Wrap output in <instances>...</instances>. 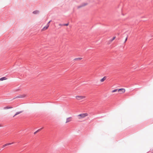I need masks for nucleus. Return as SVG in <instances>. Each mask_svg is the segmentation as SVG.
Instances as JSON below:
<instances>
[{
	"label": "nucleus",
	"instance_id": "f257e3e1",
	"mask_svg": "<svg viewBox=\"0 0 153 153\" xmlns=\"http://www.w3.org/2000/svg\"><path fill=\"white\" fill-rule=\"evenodd\" d=\"M88 115L87 113H82L77 115V117L79 120H82Z\"/></svg>",
	"mask_w": 153,
	"mask_h": 153
},
{
	"label": "nucleus",
	"instance_id": "f03ea898",
	"mask_svg": "<svg viewBox=\"0 0 153 153\" xmlns=\"http://www.w3.org/2000/svg\"><path fill=\"white\" fill-rule=\"evenodd\" d=\"M86 97L85 96L82 95H76L75 97L76 100L78 101H83Z\"/></svg>",
	"mask_w": 153,
	"mask_h": 153
},
{
	"label": "nucleus",
	"instance_id": "7ed1b4c3",
	"mask_svg": "<svg viewBox=\"0 0 153 153\" xmlns=\"http://www.w3.org/2000/svg\"><path fill=\"white\" fill-rule=\"evenodd\" d=\"M118 91L120 93V94H123L125 92V89L124 88H121L118 89Z\"/></svg>",
	"mask_w": 153,
	"mask_h": 153
},
{
	"label": "nucleus",
	"instance_id": "20e7f679",
	"mask_svg": "<svg viewBox=\"0 0 153 153\" xmlns=\"http://www.w3.org/2000/svg\"><path fill=\"white\" fill-rule=\"evenodd\" d=\"M72 120V118L71 117H69L66 119V123H69L71 122Z\"/></svg>",
	"mask_w": 153,
	"mask_h": 153
},
{
	"label": "nucleus",
	"instance_id": "39448f33",
	"mask_svg": "<svg viewBox=\"0 0 153 153\" xmlns=\"http://www.w3.org/2000/svg\"><path fill=\"white\" fill-rule=\"evenodd\" d=\"M12 108V107L10 106H6L3 108V109L4 110H6L9 109H11Z\"/></svg>",
	"mask_w": 153,
	"mask_h": 153
},
{
	"label": "nucleus",
	"instance_id": "423d86ee",
	"mask_svg": "<svg viewBox=\"0 0 153 153\" xmlns=\"http://www.w3.org/2000/svg\"><path fill=\"white\" fill-rule=\"evenodd\" d=\"M49 27V25H47V26H45L43 27V28L42 30L43 31L47 29Z\"/></svg>",
	"mask_w": 153,
	"mask_h": 153
},
{
	"label": "nucleus",
	"instance_id": "0eeeda50",
	"mask_svg": "<svg viewBox=\"0 0 153 153\" xmlns=\"http://www.w3.org/2000/svg\"><path fill=\"white\" fill-rule=\"evenodd\" d=\"M88 4L87 3H83L81 5H80V6H79V7H78V8H80V7H84V6H85L86 5H87Z\"/></svg>",
	"mask_w": 153,
	"mask_h": 153
},
{
	"label": "nucleus",
	"instance_id": "6e6552de",
	"mask_svg": "<svg viewBox=\"0 0 153 153\" xmlns=\"http://www.w3.org/2000/svg\"><path fill=\"white\" fill-rule=\"evenodd\" d=\"M106 79V76H104L100 80V81L101 82H103Z\"/></svg>",
	"mask_w": 153,
	"mask_h": 153
},
{
	"label": "nucleus",
	"instance_id": "1a4fd4ad",
	"mask_svg": "<svg viewBox=\"0 0 153 153\" xmlns=\"http://www.w3.org/2000/svg\"><path fill=\"white\" fill-rule=\"evenodd\" d=\"M22 111H18V112H17L16 114L14 115L13 116V117H15L16 116V115L20 114V113H22Z\"/></svg>",
	"mask_w": 153,
	"mask_h": 153
},
{
	"label": "nucleus",
	"instance_id": "9d476101",
	"mask_svg": "<svg viewBox=\"0 0 153 153\" xmlns=\"http://www.w3.org/2000/svg\"><path fill=\"white\" fill-rule=\"evenodd\" d=\"M7 79V78L5 77H3L0 78V81H3Z\"/></svg>",
	"mask_w": 153,
	"mask_h": 153
},
{
	"label": "nucleus",
	"instance_id": "9b49d317",
	"mask_svg": "<svg viewBox=\"0 0 153 153\" xmlns=\"http://www.w3.org/2000/svg\"><path fill=\"white\" fill-rule=\"evenodd\" d=\"M13 143H12V144ZM12 143H7V144H5L3 146V147H4L7 146H8V145H10Z\"/></svg>",
	"mask_w": 153,
	"mask_h": 153
},
{
	"label": "nucleus",
	"instance_id": "f8f14e48",
	"mask_svg": "<svg viewBox=\"0 0 153 153\" xmlns=\"http://www.w3.org/2000/svg\"><path fill=\"white\" fill-rule=\"evenodd\" d=\"M39 13V11L38 10H36L33 12V13L34 14H38Z\"/></svg>",
	"mask_w": 153,
	"mask_h": 153
},
{
	"label": "nucleus",
	"instance_id": "ddd939ff",
	"mask_svg": "<svg viewBox=\"0 0 153 153\" xmlns=\"http://www.w3.org/2000/svg\"><path fill=\"white\" fill-rule=\"evenodd\" d=\"M118 89H115V90H113L112 91V92L113 93V92H116V91H118Z\"/></svg>",
	"mask_w": 153,
	"mask_h": 153
},
{
	"label": "nucleus",
	"instance_id": "4468645a",
	"mask_svg": "<svg viewBox=\"0 0 153 153\" xmlns=\"http://www.w3.org/2000/svg\"><path fill=\"white\" fill-rule=\"evenodd\" d=\"M116 38L115 36H114L113 37L112 39L111 40V42H112L113 40H114Z\"/></svg>",
	"mask_w": 153,
	"mask_h": 153
},
{
	"label": "nucleus",
	"instance_id": "2eb2a0df",
	"mask_svg": "<svg viewBox=\"0 0 153 153\" xmlns=\"http://www.w3.org/2000/svg\"><path fill=\"white\" fill-rule=\"evenodd\" d=\"M127 37H126L125 39V41L124 42L125 43L126 42V41L127 40Z\"/></svg>",
	"mask_w": 153,
	"mask_h": 153
},
{
	"label": "nucleus",
	"instance_id": "dca6fc26",
	"mask_svg": "<svg viewBox=\"0 0 153 153\" xmlns=\"http://www.w3.org/2000/svg\"><path fill=\"white\" fill-rule=\"evenodd\" d=\"M68 23L64 25H65V26H68Z\"/></svg>",
	"mask_w": 153,
	"mask_h": 153
},
{
	"label": "nucleus",
	"instance_id": "f3484780",
	"mask_svg": "<svg viewBox=\"0 0 153 153\" xmlns=\"http://www.w3.org/2000/svg\"><path fill=\"white\" fill-rule=\"evenodd\" d=\"M51 21H49V22H48V24H47V25H49V23L51 22Z\"/></svg>",
	"mask_w": 153,
	"mask_h": 153
},
{
	"label": "nucleus",
	"instance_id": "a211bd4d",
	"mask_svg": "<svg viewBox=\"0 0 153 153\" xmlns=\"http://www.w3.org/2000/svg\"><path fill=\"white\" fill-rule=\"evenodd\" d=\"M39 130H38L37 131H36L35 132L34 134H35L36 133V132H37Z\"/></svg>",
	"mask_w": 153,
	"mask_h": 153
},
{
	"label": "nucleus",
	"instance_id": "6ab92c4d",
	"mask_svg": "<svg viewBox=\"0 0 153 153\" xmlns=\"http://www.w3.org/2000/svg\"><path fill=\"white\" fill-rule=\"evenodd\" d=\"M79 59H82V58H79Z\"/></svg>",
	"mask_w": 153,
	"mask_h": 153
}]
</instances>
